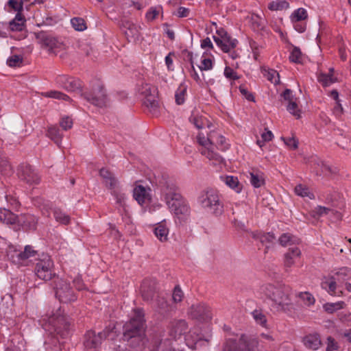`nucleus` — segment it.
<instances>
[{"label": "nucleus", "mask_w": 351, "mask_h": 351, "mask_svg": "<svg viewBox=\"0 0 351 351\" xmlns=\"http://www.w3.org/2000/svg\"><path fill=\"white\" fill-rule=\"evenodd\" d=\"M260 293L272 302L271 306L277 311L287 313L293 309L292 289L283 283H267L260 287Z\"/></svg>", "instance_id": "obj_1"}, {"label": "nucleus", "mask_w": 351, "mask_h": 351, "mask_svg": "<svg viewBox=\"0 0 351 351\" xmlns=\"http://www.w3.org/2000/svg\"><path fill=\"white\" fill-rule=\"evenodd\" d=\"M49 322L53 326L54 335L45 341V349L47 351H61L64 341H61L59 337L62 340L69 337L70 322L68 317L60 313L53 315L49 317Z\"/></svg>", "instance_id": "obj_2"}, {"label": "nucleus", "mask_w": 351, "mask_h": 351, "mask_svg": "<svg viewBox=\"0 0 351 351\" xmlns=\"http://www.w3.org/2000/svg\"><path fill=\"white\" fill-rule=\"evenodd\" d=\"M197 202L202 209L215 216L223 213V204L217 190L207 188L202 191L197 197Z\"/></svg>", "instance_id": "obj_3"}, {"label": "nucleus", "mask_w": 351, "mask_h": 351, "mask_svg": "<svg viewBox=\"0 0 351 351\" xmlns=\"http://www.w3.org/2000/svg\"><path fill=\"white\" fill-rule=\"evenodd\" d=\"M263 346L258 338L243 334L237 339H227L222 351H262Z\"/></svg>", "instance_id": "obj_4"}, {"label": "nucleus", "mask_w": 351, "mask_h": 351, "mask_svg": "<svg viewBox=\"0 0 351 351\" xmlns=\"http://www.w3.org/2000/svg\"><path fill=\"white\" fill-rule=\"evenodd\" d=\"M166 204L178 219L184 220L190 214V208L182 195L173 189H167L165 195Z\"/></svg>", "instance_id": "obj_5"}, {"label": "nucleus", "mask_w": 351, "mask_h": 351, "mask_svg": "<svg viewBox=\"0 0 351 351\" xmlns=\"http://www.w3.org/2000/svg\"><path fill=\"white\" fill-rule=\"evenodd\" d=\"M168 334L174 340L184 336L185 341L189 346H193V343L196 344L199 341V338L196 337L190 342L191 331L189 330L187 322L183 319H174L171 321L168 325Z\"/></svg>", "instance_id": "obj_6"}, {"label": "nucleus", "mask_w": 351, "mask_h": 351, "mask_svg": "<svg viewBox=\"0 0 351 351\" xmlns=\"http://www.w3.org/2000/svg\"><path fill=\"white\" fill-rule=\"evenodd\" d=\"M144 322L142 309H135L134 317L123 325V339H130L133 335L145 333Z\"/></svg>", "instance_id": "obj_7"}, {"label": "nucleus", "mask_w": 351, "mask_h": 351, "mask_svg": "<svg viewBox=\"0 0 351 351\" xmlns=\"http://www.w3.org/2000/svg\"><path fill=\"white\" fill-rule=\"evenodd\" d=\"M138 93L144 97L143 104L153 114L158 113V101L157 88L149 84H142L138 89Z\"/></svg>", "instance_id": "obj_8"}, {"label": "nucleus", "mask_w": 351, "mask_h": 351, "mask_svg": "<svg viewBox=\"0 0 351 351\" xmlns=\"http://www.w3.org/2000/svg\"><path fill=\"white\" fill-rule=\"evenodd\" d=\"M186 313L189 319L200 323L207 322L212 319L211 309L204 302L193 304L187 309Z\"/></svg>", "instance_id": "obj_9"}, {"label": "nucleus", "mask_w": 351, "mask_h": 351, "mask_svg": "<svg viewBox=\"0 0 351 351\" xmlns=\"http://www.w3.org/2000/svg\"><path fill=\"white\" fill-rule=\"evenodd\" d=\"M53 263L50 256L43 254L36 264V275L45 281L50 280L54 276Z\"/></svg>", "instance_id": "obj_10"}, {"label": "nucleus", "mask_w": 351, "mask_h": 351, "mask_svg": "<svg viewBox=\"0 0 351 351\" xmlns=\"http://www.w3.org/2000/svg\"><path fill=\"white\" fill-rule=\"evenodd\" d=\"M56 296L62 303H69L76 300V296L70 285L62 279L56 282Z\"/></svg>", "instance_id": "obj_11"}, {"label": "nucleus", "mask_w": 351, "mask_h": 351, "mask_svg": "<svg viewBox=\"0 0 351 351\" xmlns=\"http://www.w3.org/2000/svg\"><path fill=\"white\" fill-rule=\"evenodd\" d=\"M108 336V332L104 330L96 333L93 330H88L84 335L83 344L86 350H97L104 339Z\"/></svg>", "instance_id": "obj_12"}, {"label": "nucleus", "mask_w": 351, "mask_h": 351, "mask_svg": "<svg viewBox=\"0 0 351 351\" xmlns=\"http://www.w3.org/2000/svg\"><path fill=\"white\" fill-rule=\"evenodd\" d=\"M35 36L38 42L42 45L43 47L47 48L48 50L56 53L58 49H61L63 47V43L58 40L55 37L45 32H39L35 33Z\"/></svg>", "instance_id": "obj_13"}, {"label": "nucleus", "mask_w": 351, "mask_h": 351, "mask_svg": "<svg viewBox=\"0 0 351 351\" xmlns=\"http://www.w3.org/2000/svg\"><path fill=\"white\" fill-rule=\"evenodd\" d=\"M81 95L95 106L103 107L106 105L107 95L106 90L104 86L100 84L97 85L91 93H81Z\"/></svg>", "instance_id": "obj_14"}, {"label": "nucleus", "mask_w": 351, "mask_h": 351, "mask_svg": "<svg viewBox=\"0 0 351 351\" xmlns=\"http://www.w3.org/2000/svg\"><path fill=\"white\" fill-rule=\"evenodd\" d=\"M19 177L29 184H36L40 181V177L29 165H21L18 169Z\"/></svg>", "instance_id": "obj_15"}, {"label": "nucleus", "mask_w": 351, "mask_h": 351, "mask_svg": "<svg viewBox=\"0 0 351 351\" xmlns=\"http://www.w3.org/2000/svg\"><path fill=\"white\" fill-rule=\"evenodd\" d=\"M141 293L143 300L152 302L158 293L157 282L155 279H145L141 287Z\"/></svg>", "instance_id": "obj_16"}, {"label": "nucleus", "mask_w": 351, "mask_h": 351, "mask_svg": "<svg viewBox=\"0 0 351 351\" xmlns=\"http://www.w3.org/2000/svg\"><path fill=\"white\" fill-rule=\"evenodd\" d=\"M56 82L68 91H77L80 94L82 93L80 89L81 84L80 81L73 77L66 75H59L56 77Z\"/></svg>", "instance_id": "obj_17"}, {"label": "nucleus", "mask_w": 351, "mask_h": 351, "mask_svg": "<svg viewBox=\"0 0 351 351\" xmlns=\"http://www.w3.org/2000/svg\"><path fill=\"white\" fill-rule=\"evenodd\" d=\"M13 254L10 251L8 256L10 257L12 261L14 263H21V261H25L31 257H34L37 251H36L32 245H26L23 252L14 250Z\"/></svg>", "instance_id": "obj_18"}, {"label": "nucleus", "mask_w": 351, "mask_h": 351, "mask_svg": "<svg viewBox=\"0 0 351 351\" xmlns=\"http://www.w3.org/2000/svg\"><path fill=\"white\" fill-rule=\"evenodd\" d=\"M123 31L129 42L135 43L140 37L139 27L130 21H122Z\"/></svg>", "instance_id": "obj_19"}, {"label": "nucleus", "mask_w": 351, "mask_h": 351, "mask_svg": "<svg viewBox=\"0 0 351 351\" xmlns=\"http://www.w3.org/2000/svg\"><path fill=\"white\" fill-rule=\"evenodd\" d=\"M130 348L129 351H143L145 345V333L132 336L130 339H123Z\"/></svg>", "instance_id": "obj_20"}, {"label": "nucleus", "mask_w": 351, "mask_h": 351, "mask_svg": "<svg viewBox=\"0 0 351 351\" xmlns=\"http://www.w3.org/2000/svg\"><path fill=\"white\" fill-rule=\"evenodd\" d=\"M154 308L158 314L163 317H167L172 311L171 305L168 303L167 299L158 295L154 302Z\"/></svg>", "instance_id": "obj_21"}, {"label": "nucleus", "mask_w": 351, "mask_h": 351, "mask_svg": "<svg viewBox=\"0 0 351 351\" xmlns=\"http://www.w3.org/2000/svg\"><path fill=\"white\" fill-rule=\"evenodd\" d=\"M214 40L225 53L234 49L238 43L236 39H232L228 34L222 38L214 37Z\"/></svg>", "instance_id": "obj_22"}, {"label": "nucleus", "mask_w": 351, "mask_h": 351, "mask_svg": "<svg viewBox=\"0 0 351 351\" xmlns=\"http://www.w3.org/2000/svg\"><path fill=\"white\" fill-rule=\"evenodd\" d=\"M300 254L301 252L298 247H293L289 248L284 256V266L286 271H289V269L294 265L295 259L299 258Z\"/></svg>", "instance_id": "obj_23"}, {"label": "nucleus", "mask_w": 351, "mask_h": 351, "mask_svg": "<svg viewBox=\"0 0 351 351\" xmlns=\"http://www.w3.org/2000/svg\"><path fill=\"white\" fill-rule=\"evenodd\" d=\"M16 223L29 230H35L38 223V219L33 215H24L17 216Z\"/></svg>", "instance_id": "obj_24"}, {"label": "nucleus", "mask_w": 351, "mask_h": 351, "mask_svg": "<svg viewBox=\"0 0 351 351\" xmlns=\"http://www.w3.org/2000/svg\"><path fill=\"white\" fill-rule=\"evenodd\" d=\"M99 175L103 178L104 182L109 189H114L119 186V182L114 177L113 173L105 168H102L99 171Z\"/></svg>", "instance_id": "obj_25"}, {"label": "nucleus", "mask_w": 351, "mask_h": 351, "mask_svg": "<svg viewBox=\"0 0 351 351\" xmlns=\"http://www.w3.org/2000/svg\"><path fill=\"white\" fill-rule=\"evenodd\" d=\"M133 196L141 205L149 202L151 199L147 189L142 185H137L134 189Z\"/></svg>", "instance_id": "obj_26"}, {"label": "nucleus", "mask_w": 351, "mask_h": 351, "mask_svg": "<svg viewBox=\"0 0 351 351\" xmlns=\"http://www.w3.org/2000/svg\"><path fill=\"white\" fill-rule=\"evenodd\" d=\"M250 184L255 188H259L265 184L264 173L258 169H252L248 171Z\"/></svg>", "instance_id": "obj_27"}, {"label": "nucleus", "mask_w": 351, "mask_h": 351, "mask_svg": "<svg viewBox=\"0 0 351 351\" xmlns=\"http://www.w3.org/2000/svg\"><path fill=\"white\" fill-rule=\"evenodd\" d=\"M25 26V19L21 12H17L14 19L9 23V27L12 32H21Z\"/></svg>", "instance_id": "obj_28"}, {"label": "nucleus", "mask_w": 351, "mask_h": 351, "mask_svg": "<svg viewBox=\"0 0 351 351\" xmlns=\"http://www.w3.org/2000/svg\"><path fill=\"white\" fill-rule=\"evenodd\" d=\"M154 233L156 238L161 242H165L168 240L169 228L163 221L156 224L154 229Z\"/></svg>", "instance_id": "obj_29"}, {"label": "nucleus", "mask_w": 351, "mask_h": 351, "mask_svg": "<svg viewBox=\"0 0 351 351\" xmlns=\"http://www.w3.org/2000/svg\"><path fill=\"white\" fill-rule=\"evenodd\" d=\"M303 342L306 348L313 350H317L322 344L319 336L316 334L306 336Z\"/></svg>", "instance_id": "obj_30"}, {"label": "nucleus", "mask_w": 351, "mask_h": 351, "mask_svg": "<svg viewBox=\"0 0 351 351\" xmlns=\"http://www.w3.org/2000/svg\"><path fill=\"white\" fill-rule=\"evenodd\" d=\"M17 215L6 208H0V221L6 224H15Z\"/></svg>", "instance_id": "obj_31"}, {"label": "nucleus", "mask_w": 351, "mask_h": 351, "mask_svg": "<svg viewBox=\"0 0 351 351\" xmlns=\"http://www.w3.org/2000/svg\"><path fill=\"white\" fill-rule=\"evenodd\" d=\"M200 152L209 160L212 161L213 165H219L223 162V158L218 154L210 150V148H202Z\"/></svg>", "instance_id": "obj_32"}, {"label": "nucleus", "mask_w": 351, "mask_h": 351, "mask_svg": "<svg viewBox=\"0 0 351 351\" xmlns=\"http://www.w3.org/2000/svg\"><path fill=\"white\" fill-rule=\"evenodd\" d=\"M318 167H320L322 173L326 176H331L338 173V169L330 165L324 161L317 160L315 162Z\"/></svg>", "instance_id": "obj_33"}, {"label": "nucleus", "mask_w": 351, "mask_h": 351, "mask_svg": "<svg viewBox=\"0 0 351 351\" xmlns=\"http://www.w3.org/2000/svg\"><path fill=\"white\" fill-rule=\"evenodd\" d=\"M321 286L330 295H336L337 280L335 276H328V279L322 282Z\"/></svg>", "instance_id": "obj_34"}, {"label": "nucleus", "mask_w": 351, "mask_h": 351, "mask_svg": "<svg viewBox=\"0 0 351 351\" xmlns=\"http://www.w3.org/2000/svg\"><path fill=\"white\" fill-rule=\"evenodd\" d=\"M156 351H176L172 346V341L168 339H162L159 341H156L154 346Z\"/></svg>", "instance_id": "obj_35"}, {"label": "nucleus", "mask_w": 351, "mask_h": 351, "mask_svg": "<svg viewBox=\"0 0 351 351\" xmlns=\"http://www.w3.org/2000/svg\"><path fill=\"white\" fill-rule=\"evenodd\" d=\"M47 136L53 141L57 145H60L62 134L60 133V131L57 126L53 125L49 127L47 130Z\"/></svg>", "instance_id": "obj_36"}, {"label": "nucleus", "mask_w": 351, "mask_h": 351, "mask_svg": "<svg viewBox=\"0 0 351 351\" xmlns=\"http://www.w3.org/2000/svg\"><path fill=\"white\" fill-rule=\"evenodd\" d=\"M294 191L295 194L298 196L305 197H307L311 199H315V195L313 193H311L309 189L303 184H298L295 186L294 189Z\"/></svg>", "instance_id": "obj_37"}, {"label": "nucleus", "mask_w": 351, "mask_h": 351, "mask_svg": "<svg viewBox=\"0 0 351 351\" xmlns=\"http://www.w3.org/2000/svg\"><path fill=\"white\" fill-rule=\"evenodd\" d=\"M317 80L322 86H328L331 84L336 82L337 79L332 74H326L321 72L317 75Z\"/></svg>", "instance_id": "obj_38"}, {"label": "nucleus", "mask_w": 351, "mask_h": 351, "mask_svg": "<svg viewBox=\"0 0 351 351\" xmlns=\"http://www.w3.org/2000/svg\"><path fill=\"white\" fill-rule=\"evenodd\" d=\"M298 241V239L289 233H284L278 239L279 243L283 247L295 244Z\"/></svg>", "instance_id": "obj_39"}, {"label": "nucleus", "mask_w": 351, "mask_h": 351, "mask_svg": "<svg viewBox=\"0 0 351 351\" xmlns=\"http://www.w3.org/2000/svg\"><path fill=\"white\" fill-rule=\"evenodd\" d=\"M197 140L198 143L203 146L204 148H208V145L213 144L215 142V133H210L207 137L199 133L197 136Z\"/></svg>", "instance_id": "obj_40"}, {"label": "nucleus", "mask_w": 351, "mask_h": 351, "mask_svg": "<svg viewBox=\"0 0 351 351\" xmlns=\"http://www.w3.org/2000/svg\"><path fill=\"white\" fill-rule=\"evenodd\" d=\"M296 297L300 298L303 304L307 306L313 305L315 302L313 295L308 291L300 292L296 295Z\"/></svg>", "instance_id": "obj_41"}, {"label": "nucleus", "mask_w": 351, "mask_h": 351, "mask_svg": "<svg viewBox=\"0 0 351 351\" xmlns=\"http://www.w3.org/2000/svg\"><path fill=\"white\" fill-rule=\"evenodd\" d=\"M263 75L271 82L277 84L280 82L279 73L274 69H263Z\"/></svg>", "instance_id": "obj_42"}, {"label": "nucleus", "mask_w": 351, "mask_h": 351, "mask_svg": "<svg viewBox=\"0 0 351 351\" xmlns=\"http://www.w3.org/2000/svg\"><path fill=\"white\" fill-rule=\"evenodd\" d=\"M333 276H335L337 282H343L351 278V270L348 267H343L335 272Z\"/></svg>", "instance_id": "obj_43"}, {"label": "nucleus", "mask_w": 351, "mask_h": 351, "mask_svg": "<svg viewBox=\"0 0 351 351\" xmlns=\"http://www.w3.org/2000/svg\"><path fill=\"white\" fill-rule=\"evenodd\" d=\"M111 194L115 197L117 204L124 208L125 206V195L119 188V186L111 190Z\"/></svg>", "instance_id": "obj_44"}, {"label": "nucleus", "mask_w": 351, "mask_h": 351, "mask_svg": "<svg viewBox=\"0 0 351 351\" xmlns=\"http://www.w3.org/2000/svg\"><path fill=\"white\" fill-rule=\"evenodd\" d=\"M252 315L256 324L267 327V318L262 310L256 309L252 312Z\"/></svg>", "instance_id": "obj_45"}, {"label": "nucleus", "mask_w": 351, "mask_h": 351, "mask_svg": "<svg viewBox=\"0 0 351 351\" xmlns=\"http://www.w3.org/2000/svg\"><path fill=\"white\" fill-rule=\"evenodd\" d=\"M226 184L232 189H234L237 193L241 191V186L237 177L234 176H226L225 178Z\"/></svg>", "instance_id": "obj_46"}, {"label": "nucleus", "mask_w": 351, "mask_h": 351, "mask_svg": "<svg viewBox=\"0 0 351 351\" xmlns=\"http://www.w3.org/2000/svg\"><path fill=\"white\" fill-rule=\"evenodd\" d=\"M53 216L55 219L64 225L68 224L70 222V217L69 215L64 213L60 209L56 208L53 210Z\"/></svg>", "instance_id": "obj_47"}, {"label": "nucleus", "mask_w": 351, "mask_h": 351, "mask_svg": "<svg viewBox=\"0 0 351 351\" xmlns=\"http://www.w3.org/2000/svg\"><path fill=\"white\" fill-rule=\"evenodd\" d=\"M289 7V3L285 0L271 1L268 5V8L270 10H273V11L287 9Z\"/></svg>", "instance_id": "obj_48"}, {"label": "nucleus", "mask_w": 351, "mask_h": 351, "mask_svg": "<svg viewBox=\"0 0 351 351\" xmlns=\"http://www.w3.org/2000/svg\"><path fill=\"white\" fill-rule=\"evenodd\" d=\"M73 27L77 31H84L87 27L85 21L82 18H73L71 20Z\"/></svg>", "instance_id": "obj_49"}, {"label": "nucleus", "mask_w": 351, "mask_h": 351, "mask_svg": "<svg viewBox=\"0 0 351 351\" xmlns=\"http://www.w3.org/2000/svg\"><path fill=\"white\" fill-rule=\"evenodd\" d=\"M302 52L299 47H294L291 52L289 60L295 63H300L302 62Z\"/></svg>", "instance_id": "obj_50"}, {"label": "nucleus", "mask_w": 351, "mask_h": 351, "mask_svg": "<svg viewBox=\"0 0 351 351\" xmlns=\"http://www.w3.org/2000/svg\"><path fill=\"white\" fill-rule=\"evenodd\" d=\"M186 90V88L182 85L176 90L175 94V98L177 104L181 105L184 104Z\"/></svg>", "instance_id": "obj_51"}, {"label": "nucleus", "mask_w": 351, "mask_h": 351, "mask_svg": "<svg viewBox=\"0 0 351 351\" xmlns=\"http://www.w3.org/2000/svg\"><path fill=\"white\" fill-rule=\"evenodd\" d=\"M45 97H51V98H55L58 99H62V100H69L70 98L66 95L57 91V90H51L49 92H47L44 93Z\"/></svg>", "instance_id": "obj_52"}, {"label": "nucleus", "mask_w": 351, "mask_h": 351, "mask_svg": "<svg viewBox=\"0 0 351 351\" xmlns=\"http://www.w3.org/2000/svg\"><path fill=\"white\" fill-rule=\"evenodd\" d=\"M344 304H345L343 302H339L336 303H327L324 306V307L326 311L332 313L336 310L343 308Z\"/></svg>", "instance_id": "obj_53"}, {"label": "nucleus", "mask_w": 351, "mask_h": 351, "mask_svg": "<svg viewBox=\"0 0 351 351\" xmlns=\"http://www.w3.org/2000/svg\"><path fill=\"white\" fill-rule=\"evenodd\" d=\"M307 12L304 8H298L292 14L293 21H300L307 18Z\"/></svg>", "instance_id": "obj_54"}, {"label": "nucleus", "mask_w": 351, "mask_h": 351, "mask_svg": "<svg viewBox=\"0 0 351 351\" xmlns=\"http://www.w3.org/2000/svg\"><path fill=\"white\" fill-rule=\"evenodd\" d=\"M23 62V58L19 55H14L7 60V64L10 67L20 66Z\"/></svg>", "instance_id": "obj_55"}, {"label": "nucleus", "mask_w": 351, "mask_h": 351, "mask_svg": "<svg viewBox=\"0 0 351 351\" xmlns=\"http://www.w3.org/2000/svg\"><path fill=\"white\" fill-rule=\"evenodd\" d=\"M330 209L324 206H318L311 212V216L314 218L319 217L324 215H327Z\"/></svg>", "instance_id": "obj_56"}, {"label": "nucleus", "mask_w": 351, "mask_h": 351, "mask_svg": "<svg viewBox=\"0 0 351 351\" xmlns=\"http://www.w3.org/2000/svg\"><path fill=\"white\" fill-rule=\"evenodd\" d=\"M0 170L5 176H10L13 173L12 167L7 160H2L0 162Z\"/></svg>", "instance_id": "obj_57"}, {"label": "nucleus", "mask_w": 351, "mask_h": 351, "mask_svg": "<svg viewBox=\"0 0 351 351\" xmlns=\"http://www.w3.org/2000/svg\"><path fill=\"white\" fill-rule=\"evenodd\" d=\"M258 239L263 244L272 243L276 240V237L273 233L267 232L261 234Z\"/></svg>", "instance_id": "obj_58"}, {"label": "nucleus", "mask_w": 351, "mask_h": 351, "mask_svg": "<svg viewBox=\"0 0 351 351\" xmlns=\"http://www.w3.org/2000/svg\"><path fill=\"white\" fill-rule=\"evenodd\" d=\"M214 143H216L221 150H226L228 148V144L226 143L225 138L217 134H215Z\"/></svg>", "instance_id": "obj_59"}, {"label": "nucleus", "mask_w": 351, "mask_h": 351, "mask_svg": "<svg viewBox=\"0 0 351 351\" xmlns=\"http://www.w3.org/2000/svg\"><path fill=\"white\" fill-rule=\"evenodd\" d=\"M287 110L295 116L297 119L300 117V110L298 109V105L295 101H291L287 107Z\"/></svg>", "instance_id": "obj_60"}, {"label": "nucleus", "mask_w": 351, "mask_h": 351, "mask_svg": "<svg viewBox=\"0 0 351 351\" xmlns=\"http://www.w3.org/2000/svg\"><path fill=\"white\" fill-rule=\"evenodd\" d=\"M29 0H9L8 5L14 10L20 12L23 10V5L24 1H28Z\"/></svg>", "instance_id": "obj_61"}, {"label": "nucleus", "mask_w": 351, "mask_h": 351, "mask_svg": "<svg viewBox=\"0 0 351 351\" xmlns=\"http://www.w3.org/2000/svg\"><path fill=\"white\" fill-rule=\"evenodd\" d=\"M183 296L184 294L180 287L179 286H176L173 289L172 295L173 302L176 303L180 302L183 299Z\"/></svg>", "instance_id": "obj_62"}, {"label": "nucleus", "mask_w": 351, "mask_h": 351, "mask_svg": "<svg viewBox=\"0 0 351 351\" xmlns=\"http://www.w3.org/2000/svg\"><path fill=\"white\" fill-rule=\"evenodd\" d=\"M60 125L64 130H69L73 126V120L69 117H63L60 121Z\"/></svg>", "instance_id": "obj_63"}, {"label": "nucleus", "mask_w": 351, "mask_h": 351, "mask_svg": "<svg viewBox=\"0 0 351 351\" xmlns=\"http://www.w3.org/2000/svg\"><path fill=\"white\" fill-rule=\"evenodd\" d=\"M282 141L287 146L292 149H296L298 147V141L293 137L285 138L282 137Z\"/></svg>", "instance_id": "obj_64"}]
</instances>
